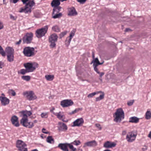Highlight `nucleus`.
<instances>
[{
    "label": "nucleus",
    "instance_id": "6ab92c4d",
    "mask_svg": "<svg viewBox=\"0 0 151 151\" xmlns=\"http://www.w3.org/2000/svg\"><path fill=\"white\" fill-rule=\"evenodd\" d=\"M116 145L114 142L107 141L104 143V146L106 148H111L115 147Z\"/></svg>",
    "mask_w": 151,
    "mask_h": 151
},
{
    "label": "nucleus",
    "instance_id": "f3484780",
    "mask_svg": "<svg viewBox=\"0 0 151 151\" xmlns=\"http://www.w3.org/2000/svg\"><path fill=\"white\" fill-rule=\"evenodd\" d=\"M68 15L70 16H76L78 15V13L74 7H72L68 9Z\"/></svg>",
    "mask_w": 151,
    "mask_h": 151
},
{
    "label": "nucleus",
    "instance_id": "0e129e2a",
    "mask_svg": "<svg viewBox=\"0 0 151 151\" xmlns=\"http://www.w3.org/2000/svg\"><path fill=\"white\" fill-rule=\"evenodd\" d=\"M77 151H83L80 148H78V149H77Z\"/></svg>",
    "mask_w": 151,
    "mask_h": 151
},
{
    "label": "nucleus",
    "instance_id": "1a4fd4ad",
    "mask_svg": "<svg viewBox=\"0 0 151 151\" xmlns=\"http://www.w3.org/2000/svg\"><path fill=\"white\" fill-rule=\"evenodd\" d=\"M27 145L23 141L18 140L17 141L16 147L19 151H28Z\"/></svg>",
    "mask_w": 151,
    "mask_h": 151
},
{
    "label": "nucleus",
    "instance_id": "20e7f679",
    "mask_svg": "<svg viewBox=\"0 0 151 151\" xmlns=\"http://www.w3.org/2000/svg\"><path fill=\"white\" fill-rule=\"evenodd\" d=\"M47 31V26L37 29L35 31V35L38 38H40L44 36Z\"/></svg>",
    "mask_w": 151,
    "mask_h": 151
},
{
    "label": "nucleus",
    "instance_id": "393cba45",
    "mask_svg": "<svg viewBox=\"0 0 151 151\" xmlns=\"http://www.w3.org/2000/svg\"><path fill=\"white\" fill-rule=\"evenodd\" d=\"M55 114L60 119H62L65 116L64 113L63 112H59L58 113H56Z\"/></svg>",
    "mask_w": 151,
    "mask_h": 151
},
{
    "label": "nucleus",
    "instance_id": "a878e982",
    "mask_svg": "<svg viewBox=\"0 0 151 151\" xmlns=\"http://www.w3.org/2000/svg\"><path fill=\"white\" fill-rule=\"evenodd\" d=\"M6 52L7 55L13 54L14 50L12 47H8L6 48Z\"/></svg>",
    "mask_w": 151,
    "mask_h": 151
},
{
    "label": "nucleus",
    "instance_id": "e2e57ef3",
    "mask_svg": "<svg viewBox=\"0 0 151 151\" xmlns=\"http://www.w3.org/2000/svg\"><path fill=\"white\" fill-rule=\"evenodd\" d=\"M148 137L151 139V131L148 134Z\"/></svg>",
    "mask_w": 151,
    "mask_h": 151
},
{
    "label": "nucleus",
    "instance_id": "052dcab7",
    "mask_svg": "<svg viewBox=\"0 0 151 151\" xmlns=\"http://www.w3.org/2000/svg\"><path fill=\"white\" fill-rule=\"evenodd\" d=\"M19 0H13V3L15 4L17 3Z\"/></svg>",
    "mask_w": 151,
    "mask_h": 151
},
{
    "label": "nucleus",
    "instance_id": "412c9836",
    "mask_svg": "<svg viewBox=\"0 0 151 151\" xmlns=\"http://www.w3.org/2000/svg\"><path fill=\"white\" fill-rule=\"evenodd\" d=\"M58 37L57 35L55 33H53L50 35L49 38V42H57L58 40Z\"/></svg>",
    "mask_w": 151,
    "mask_h": 151
},
{
    "label": "nucleus",
    "instance_id": "72a5a7b5",
    "mask_svg": "<svg viewBox=\"0 0 151 151\" xmlns=\"http://www.w3.org/2000/svg\"><path fill=\"white\" fill-rule=\"evenodd\" d=\"M102 91H99L96 92H94L91 93H90L88 95V98H92L93 96L96 95V94H98L99 93H101Z\"/></svg>",
    "mask_w": 151,
    "mask_h": 151
},
{
    "label": "nucleus",
    "instance_id": "c85d7f7f",
    "mask_svg": "<svg viewBox=\"0 0 151 151\" xmlns=\"http://www.w3.org/2000/svg\"><path fill=\"white\" fill-rule=\"evenodd\" d=\"M52 30L56 32H59L60 31V29L58 26L55 25L54 26L52 27Z\"/></svg>",
    "mask_w": 151,
    "mask_h": 151
},
{
    "label": "nucleus",
    "instance_id": "603ef678",
    "mask_svg": "<svg viewBox=\"0 0 151 151\" xmlns=\"http://www.w3.org/2000/svg\"><path fill=\"white\" fill-rule=\"evenodd\" d=\"M21 42L22 39H20L19 40V41L17 42L16 43V44L17 45H19L21 43Z\"/></svg>",
    "mask_w": 151,
    "mask_h": 151
},
{
    "label": "nucleus",
    "instance_id": "ddd939ff",
    "mask_svg": "<svg viewBox=\"0 0 151 151\" xmlns=\"http://www.w3.org/2000/svg\"><path fill=\"white\" fill-rule=\"evenodd\" d=\"M73 102L71 100H64L61 102V105L63 107H68L72 105Z\"/></svg>",
    "mask_w": 151,
    "mask_h": 151
},
{
    "label": "nucleus",
    "instance_id": "69168bd1",
    "mask_svg": "<svg viewBox=\"0 0 151 151\" xmlns=\"http://www.w3.org/2000/svg\"><path fill=\"white\" fill-rule=\"evenodd\" d=\"M130 29L129 28H126L125 29V32H127L130 31Z\"/></svg>",
    "mask_w": 151,
    "mask_h": 151
},
{
    "label": "nucleus",
    "instance_id": "dca6fc26",
    "mask_svg": "<svg viewBox=\"0 0 151 151\" xmlns=\"http://www.w3.org/2000/svg\"><path fill=\"white\" fill-rule=\"evenodd\" d=\"M75 34V31L74 30H73L72 31L70 34L69 37H67L65 40V44L67 46L69 45L70 42L74 36Z\"/></svg>",
    "mask_w": 151,
    "mask_h": 151
},
{
    "label": "nucleus",
    "instance_id": "6e6d98bb",
    "mask_svg": "<svg viewBox=\"0 0 151 151\" xmlns=\"http://www.w3.org/2000/svg\"><path fill=\"white\" fill-rule=\"evenodd\" d=\"M29 0H22V1L23 2V4H26V3Z\"/></svg>",
    "mask_w": 151,
    "mask_h": 151
},
{
    "label": "nucleus",
    "instance_id": "864d4df0",
    "mask_svg": "<svg viewBox=\"0 0 151 151\" xmlns=\"http://www.w3.org/2000/svg\"><path fill=\"white\" fill-rule=\"evenodd\" d=\"M3 28V26L2 23L0 22V30Z\"/></svg>",
    "mask_w": 151,
    "mask_h": 151
},
{
    "label": "nucleus",
    "instance_id": "2eb2a0df",
    "mask_svg": "<svg viewBox=\"0 0 151 151\" xmlns=\"http://www.w3.org/2000/svg\"><path fill=\"white\" fill-rule=\"evenodd\" d=\"M58 129L60 131H64L67 129V127L63 123L59 122L58 124Z\"/></svg>",
    "mask_w": 151,
    "mask_h": 151
},
{
    "label": "nucleus",
    "instance_id": "774afa93",
    "mask_svg": "<svg viewBox=\"0 0 151 151\" xmlns=\"http://www.w3.org/2000/svg\"><path fill=\"white\" fill-rule=\"evenodd\" d=\"M104 151H111L109 150H104Z\"/></svg>",
    "mask_w": 151,
    "mask_h": 151
},
{
    "label": "nucleus",
    "instance_id": "f03ea898",
    "mask_svg": "<svg viewBox=\"0 0 151 151\" xmlns=\"http://www.w3.org/2000/svg\"><path fill=\"white\" fill-rule=\"evenodd\" d=\"M124 112L122 109L120 108L117 109L114 114V121L116 122H120L124 118Z\"/></svg>",
    "mask_w": 151,
    "mask_h": 151
},
{
    "label": "nucleus",
    "instance_id": "6e6552de",
    "mask_svg": "<svg viewBox=\"0 0 151 151\" xmlns=\"http://www.w3.org/2000/svg\"><path fill=\"white\" fill-rule=\"evenodd\" d=\"M33 33L31 32L26 33L22 38L23 43L26 44L30 43L33 39Z\"/></svg>",
    "mask_w": 151,
    "mask_h": 151
},
{
    "label": "nucleus",
    "instance_id": "f8f14e48",
    "mask_svg": "<svg viewBox=\"0 0 151 151\" xmlns=\"http://www.w3.org/2000/svg\"><path fill=\"white\" fill-rule=\"evenodd\" d=\"M24 65L26 69L29 72H32L35 69V68L31 63H24Z\"/></svg>",
    "mask_w": 151,
    "mask_h": 151
},
{
    "label": "nucleus",
    "instance_id": "f257e3e1",
    "mask_svg": "<svg viewBox=\"0 0 151 151\" xmlns=\"http://www.w3.org/2000/svg\"><path fill=\"white\" fill-rule=\"evenodd\" d=\"M20 116L22 117L20 121V123L23 126L29 128H32L34 126V123L37 122V121L34 120L33 122H29L28 117L32 114L30 111H22L19 112Z\"/></svg>",
    "mask_w": 151,
    "mask_h": 151
},
{
    "label": "nucleus",
    "instance_id": "c756f323",
    "mask_svg": "<svg viewBox=\"0 0 151 151\" xmlns=\"http://www.w3.org/2000/svg\"><path fill=\"white\" fill-rule=\"evenodd\" d=\"M69 144H71V145L73 146V145H75L76 146H78L79 145L81 144V142L79 140H76L74 141L73 142Z\"/></svg>",
    "mask_w": 151,
    "mask_h": 151
},
{
    "label": "nucleus",
    "instance_id": "b1692460",
    "mask_svg": "<svg viewBox=\"0 0 151 151\" xmlns=\"http://www.w3.org/2000/svg\"><path fill=\"white\" fill-rule=\"evenodd\" d=\"M55 12L53 11L52 14V17L55 19L59 18L62 16V14L61 13H59L57 14H55Z\"/></svg>",
    "mask_w": 151,
    "mask_h": 151
},
{
    "label": "nucleus",
    "instance_id": "cd10ccee",
    "mask_svg": "<svg viewBox=\"0 0 151 151\" xmlns=\"http://www.w3.org/2000/svg\"><path fill=\"white\" fill-rule=\"evenodd\" d=\"M145 118L147 120L151 118V112L149 110H147L145 114Z\"/></svg>",
    "mask_w": 151,
    "mask_h": 151
},
{
    "label": "nucleus",
    "instance_id": "3c124183",
    "mask_svg": "<svg viewBox=\"0 0 151 151\" xmlns=\"http://www.w3.org/2000/svg\"><path fill=\"white\" fill-rule=\"evenodd\" d=\"M47 115L46 113H42L41 115V116L42 118H44Z\"/></svg>",
    "mask_w": 151,
    "mask_h": 151
},
{
    "label": "nucleus",
    "instance_id": "a211bd4d",
    "mask_svg": "<svg viewBox=\"0 0 151 151\" xmlns=\"http://www.w3.org/2000/svg\"><path fill=\"white\" fill-rule=\"evenodd\" d=\"M0 100L1 104L3 106H6L9 103V99L4 96H0Z\"/></svg>",
    "mask_w": 151,
    "mask_h": 151
},
{
    "label": "nucleus",
    "instance_id": "338daca9",
    "mask_svg": "<svg viewBox=\"0 0 151 151\" xmlns=\"http://www.w3.org/2000/svg\"><path fill=\"white\" fill-rule=\"evenodd\" d=\"M31 151H38L37 149H35L32 150Z\"/></svg>",
    "mask_w": 151,
    "mask_h": 151
},
{
    "label": "nucleus",
    "instance_id": "bf43d9fd",
    "mask_svg": "<svg viewBox=\"0 0 151 151\" xmlns=\"http://www.w3.org/2000/svg\"><path fill=\"white\" fill-rule=\"evenodd\" d=\"M99 74H100V75H99L100 76V77H101L102 76H103L104 75V73L103 72H102L101 73H100Z\"/></svg>",
    "mask_w": 151,
    "mask_h": 151
},
{
    "label": "nucleus",
    "instance_id": "f704fd0d",
    "mask_svg": "<svg viewBox=\"0 0 151 151\" xmlns=\"http://www.w3.org/2000/svg\"><path fill=\"white\" fill-rule=\"evenodd\" d=\"M62 7H61L59 6H57L54 7L53 9V11L58 12L60 11Z\"/></svg>",
    "mask_w": 151,
    "mask_h": 151
},
{
    "label": "nucleus",
    "instance_id": "09e8293b",
    "mask_svg": "<svg viewBox=\"0 0 151 151\" xmlns=\"http://www.w3.org/2000/svg\"><path fill=\"white\" fill-rule=\"evenodd\" d=\"M78 110L76 109H75L74 110L72 111V112L69 113V114H75L76 113Z\"/></svg>",
    "mask_w": 151,
    "mask_h": 151
},
{
    "label": "nucleus",
    "instance_id": "c9c22d12",
    "mask_svg": "<svg viewBox=\"0 0 151 151\" xmlns=\"http://www.w3.org/2000/svg\"><path fill=\"white\" fill-rule=\"evenodd\" d=\"M22 78L23 80L28 81L30 79V77L29 76H23L22 77Z\"/></svg>",
    "mask_w": 151,
    "mask_h": 151
},
{
    "label": "nucleus",
    "instance_id": "5fc2aeb1",
    "mask_svg": "<svg viewBox=\"0 0 151 151\" xmlns=\"http://www.w3.org/2000/svg\"><path fill=\"white\" fill-rule=\"evenodd\" d=\"M147 149V147L146 146H145L143 148H142V150L143 151H145Z\"/></svg>",
    "mask_w": 151,
    "mask_h": 151
},
{
    "label": "nucleus",
    "instance_id": "13d9d810",
    "mask_svg": "<svg viewBox=\"0 0 151 151\" xmlns=\"http://www.w3.org/2000/svg\"><path fill=\"white\" fill-rule=\"evenodd\" d=\"M126 133H127V132L126 131H125V130L123 131L122 132V134L123 135H124L126 134Z\"/></svg>",
    "mask_w": 151,
    "mask_h": 151
},
{
    "label": "nucleus",
    "instance_id": "39448f33",
    "mask_svg": "<svg viewBox=\"0 0 151 151\" xmlns=\"http://www.w3.org/2000/svg\"><path fill=\"white\" fill-rule=\"evenodd\" d=\"M68 147L71 151H77L76 148H75L71 144L68 143H60L58 146L59 148L64 151H68Z\"/></svg>",
    "mask_w": 151,
    "mask_h": 151
},
{
    "label": "nucleus",
    "instance_id": "37998d69",
    "mask_svg": "<svg viewBox=\"0 0 151 151\" xmlns=\"http://www.w3.org/2000/svg\"><path fill=\"white\" fill-rule=\"evenodd\" d=\"M134 102V100H131L127 102V105L129 106H131L132 105Z\"/></svg>",
    "mask_w": 151,
    "mask_h": 151
},
{
    "label": "nucleus",
    "instance_id": "e433bc0d",
    "mask_svg": "<svg viewBox=\"0 0 151 151\" xmlns=\"http://www.w3.org/2000/svg\"><path fill=\"white\" fill-rule=\"evenodd\" d=\"M28 72H28V71L26 69H22L20 70L19 72H18V73L22 74L24 75L26 73Z\"/></svg>",
    "mask_w": 151,
    "mask_h": 151
},
{
    "label": "nucleus",
    "instance_id": "680f3d73",
    "mask_svg": "<svg viewBox=\"0 0 151 151\" xmlns=\"http://www.w3.org/2000/svg\"><path fill=\"white\" fill-rule=\"evenodd\" d=\"M41 137L42 138H45L46 137V136H44V134H42L41 135Z\"/></svg>",
    "mask_w": 151,
    "mask_h": 151
},
{
    "label": "nucleus",
    "instance_id": "58836bf2",
    "mask_svg": "<svg viewBox=\"0 0 151 151\" xmlns=\"http://www.w3.org/2000/svg\"><path fill=\"white\" fill-rule=\"evenodd\" d=\"M50 43V47L51 48L55 47L56 46V44L55 42H49Z\"/></svg>",
    "mask_w": 151,
    "mask_h": 151
},
{
    "label": "nucleus",
    "instance_id": "8fccbe9b",
    "mask_svg": "<svg viewBox=\"0 0 151 151\" xmlns=\"http://www.w3.org/2000/svg\"><path fill=\"white\" fill-rule=\"evenodd\" d=\"M4 66V63L1 61H0V68H2Z\"/></svg>",
    "mask_w": 151,
    "mask_h": 151
},
{
    "label": "nucleus",
    "instance_id": "49530a36",
    "mask_svg": "<svg viewBox=\"0 0 151 151\" xmlns=\"http://www.w3.org/2000/svg\"><path fill=\"white\" fill-rule=\"evenodd\" d=\"M10 18L13 20H16L17 18V17H14L12 14H10Z\"/></svg>",
    "mask_w": 151,
    "mask_h": 151
},
{
    "label": "nucleus",
    "instance_id": "a18cd8bd",
    "mask_svg": "<svg viewBox=\"0 0 151 151\" xmlns=\"http://www.w3.org/2000/svg\"><path fill=\"white\" fill-rule=\"evenodd\" d=\"M77 1L80 4H84L87 0H77Z\"/></svg>",
    "mask_w": 151,
    "mask_h": 151
},
{
    "label": "nucleus",
    "instance_id": "5701e85b",
    "mask_svg": "<svg viewBox=\"0 0 151 151\" xmlns=\"http://www.w3.org/2000/svg\"><path fill=\"white\" fill-rule=\"evenodd\" d=\"M60 1L59 0H53L51 3V5L54 7L58 6L60 4Z\"/></svg>",
    "mask_w": 151,
    "mask_h": 151
},
{
    "label": "nucleus",
    "instance_id": "423d86ee",
    "mask_svg": "<svg viewBox=\"0 0 151 151\" xmlns=\"http://www.w3.org/2000/svg\"><path fill=\"white\" fill-rule=\"evenodd\" d=\"M24 96L29 101H32L37 99V96L32 91H26L23 93Z\"/></svg>",
    "mask_w": 151,
    "mask_h": 151
},
{
    "label": "nucleus",
    "instance_id": "c03bdc74",
    "mask_svg": "<svg viewBox=\"0 0 151 151\" xmlns=\"http://www.w3.org/2000/svg\"><path fill=\"white\" fill-rule=\"evenodd\" d=\"M96 127H97L99 129V130H101L102 129V127L99 124H95Z\"/></svg>",
    "mask_w": 151,
    "mask_h": 151
},
{
    "label": "nucleus",
    "instance_id": "a19ab883",
    "mask_svg": "<svg viewBox=\"0 0 151 151\" xmlns=\"http://www.w3.org/2000/svg\"><path fill=\"white\" fill-rule=\"evenodd\" d=\"M9 92L11 93L12 96H15L16 93L15 91L12 89H10L9 90Z\"/></svg>",
    "mask_w": 151,
    "mask_h": 151
},
{
    "label": "nucleus",
    "instance_id": "9d476101",
    "mask_svg": "<svg viewBox=\"0 0 151 151\" xmlns=\"http://www.w3.org/2000/svg\"><path fill=\"white\" fill-rule=\"evenodd\" d=\"M137 136V133L136 132H132L127 134L126 139L128 142H131L135 140Z\"/></svg>",
    "mask_w": 151,
    "mask_h": 151
},
{
    "label": "nucleus",
    "instance_id": "4c0bfd02",
    "mask_svg": "<svg viewBox=\"0 0 151 151\" xmlns=\"http://www.w3.org/2000/svg\"><path fill=\"white\" fill-rule=\"evenodd\" d=\"M1 54L3 56L6 55V53L2 47L0 45V54Z\"/></svg>",
    "mask_w": 151,
    "mask_h": 151
},
{
    "label": "nucleus",
    "instance_id": "2f4dec72",
    "mask_svg": "<svg viewBox=\"0 0 151 151\" xmlns=\"http://www.w3.org/2000/svg\"><path fill=\"white\" fill-rule=\"evenodd\" d=\"M54 142V140L51 136H48V143L53 144Z\"/></svg>",
    "mask_w": 151,
    "mask_h": 151
},
{
    "label": "nucleus",
    "instance_id": "473e14b6",
    "mask_svg": "<svg viewBox=\"0 0 151 151\" xmlns=\"http://www.w3.org/2000/svg\"><path fill=\"white\" fill-rule=\"evenodd\" d=\"M14 56L13 54H9L7 55V58L8 61L10 62H12L13 60Z\"/></svg>",
    "mask_w": 151,
    "mask_h": 151
},
{
    "label": "nucleus",
    "instance_id": "4468645a",
    "mask_svg": "<svg viewBox=\"0 0 151 151\" xmlns=\"http://www.w3.org/2000/svg\"><path fill=\"white\" fill-rule=\"evenodd\" d=\"M11 121L12 124L16 127H18L19 126V124L18 122V118L16 116L14 115L12 116Z\"/></svg>",
    "mask_w": 151,
    "mask_h": 151
},
{
    "label": "nucleus",
    "instance_id": "bb28decb",
    "mask_svg": "<svg viewBox=\"0 0 151 151\" xmlns=\"http://www.w3.org/2000/svg\"><path fill=\"white\" fill-rule=\"evenodd\" d=\"M92 63H93V66H97L99 65H101L103 62L100 63L98 58H96L92 61Z\"/></svg>",
    "mask_w": 151,
    "mask_h": 151
},
{
    "label": "nucleus",
    "instance_id": "9b49d317",
    "mask_svg": "<svg viewBox=\"0 0 151 151\" xmlns=\"http://www.w3.org/2000/svg\"><path fill=\"white\" fill-rule=\"evenodd\" d=\"M83 123L84 120L82 118H78L73 122L72 126V127H80L82 125Z\"/></svg>",
    "mask_w": 151,
    "mask_h": 151
},
{
    "label": "nucleus",
    "instance_id": "4be33fe9",
    "mask_svg": "<svg viewBox=\"0 0 151 151\" xmlns=\"http://www.w3.org/2000/svg\"><path fill=\"white\" fill-rule=\"evenodd\" d=\"M139 119L135 116H133L129 118V122L132 123H137L139 122Z\"/></svg>",
    "mask_w": 151,
    "mask_h": 151
},
{
    "label": "nucleus",
    "instance_id": "79ce46f5",
    "mask_svg": "<svg viewBox=\"0 0 151 151\" xmlns=\"http://www.w3.org/2000/svg\"><path fill=\"white\" fill-rule=\"evenodd\" d=\"M67 31H64L61 32L60 34V37L61 38L64 37L67 34Z\"/></svg>",
    "mask_w": 151,
    "mask_h": 151
},
{
    "label": "nucleus",
    "instance_id": "0eeeda50",
    "mask_svg": "<svg viewBox=\"0 0 151 151\" xmlns=\"http://www.w3.org/2000/svg\"><path fill=\"white\" fill-rule=\"evenodd\" d=\"M34 48L27 47L24 49L23 52L25 56L30 57L34 55Z\"/></svg>",
    "mask_w": 151,
    "mask_h": 151
},
{
    "label": "nucleus",
    "instance_id": "4d7b16f0",
    "mask_svg": "<svg viewBox=\"0 0 151 151\" xmlns=\"http://www.w3.org/2000/svg\"><path fill=\"white\" fill-rule=\"evenodd\" d=\"M45 130L46 129H45L44 128H43L42 129V132L43 133L47 134V131L45 132Z\"/></svg>",
    "mask_w": 151,
    "mask_h": 151
},
{
    "label": "nucleus",
    "instance_id": "ea45409f",
    "mask_svg": "<svg viewBox=\"0 0 151 151\" xmlns=\"http://www.w3.org/2000/svg\"><path fill=\"white\" fill-rule=\"evenodd\" d=\"M54 78V76L52 75H48V81H51Z\"/></svg>",
    "mask_w": 151,
    "mask_h": 151
},
{
    "label": "nucleus",
    "instance_id": "7ed1b4c3",
    "mask_svg": "<svg viewBox=\"0 0 151 151\" xmlns=\"http://www.w3.org/2000/svg\"><path fill=\"white\" fill-rule=\"evenodd\" d=\"M35 2L33 0L30 1L28 3L26 4L25 8H21L19 11L20 13L24 12L26 14L30 13L31 12L32 7L34 5Z\"/></svg>",
    "mask_w": 151,
    "mask_h": 151
},
{
    "label": "nucleus",
    "instance_id": "de8ad7c7",
    "mask_svg": "<svg viewBox=\"0 0 151 151\" xmlns=\"http://www.w3.org/2000/svg\"><path fill=\"white\" fill-rule=\"evenodd\" d=\"M97 66H93V68H94V70L97 73H98V74H99L100 73V72H99V71L98 70V68H97Z\"/></svg>",
    "mask_w": 151,
    "mask_h": 151
},
{
    "label": "nucleus",
    "instance_id": "aec40b11",
    "mask_svg": "<svg viewBox=\"0 0 151 151\" xmlns=\"http://www.w3.org/2000/svg\"><path fill=\"white\" fill-rule=\"evenodd\" d=\"M97 143L95 140H93L91 141H89L86 142L85 143L83 147H85L86 146L88 147H94L96 146Z\"/></svg>",
    "mask_w": 151,
    "mask_h": 151
},
{
    "label": "nucleus",
    "instance_id": "7c9ffc66",
    "mask_svg": "<svg viewBox=\"0 0 151 151\" xmlns=\"http://www.w3.org/2000/svg\"><path fill=\"white\" fill-rule=\"evenodd\" d=\"M101 93H102V94L99 97L96 98V101H100L104 98V93L102 92Z\"/></svg>",
    "mask_w": 151,
    "mask_h": 151
}]
</instances>
